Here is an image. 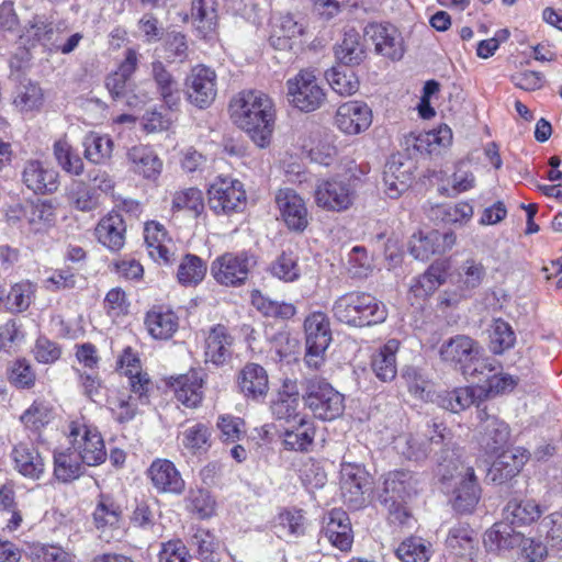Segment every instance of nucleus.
I'll return each instance as SVG.
<instances>
[{
	"instance_id": "nucleus-15",
	"label": "nucleus",
	"mask_w": 562,
	"mask_h": 562,
	"mask_svg": "<svg viewBox=\"0 0 562 562\" xmlns=\"http://www.w3.org/2000/svg\"><path fill=\"white\" fill-rule=\"evenodd\" d=\"M276 203L290 231L302 233L310 224V213L303 198L291 188L279 189Z\"/></svg>"
},
{
	"instance_id": "nucleus-11",
	"label": "nucleus",
	"mask_w": 562,
	"mask_h": 562,
	"mask_svg": "<svg viewBox=\"0 0 562 562\" xmlns=\"http://www.w3.org/2000/svg\"><path fill=\"white\" fill-rule=\"evenodd\" d=\"M187 100L199 109L209 108L217 94V76L214 69L196 65L184 79Z\"/></svg>"
},
{
	"instance_id": "nucleus-32",
	"label": "nucleus",
	"mask_w": 562,
	"mask_h": 562,
	"mask_svg": "<svg viewBox=\"0 0 562 562\" xmlns=\"http://www.w3.org/2000/svg\"><path fill=\"white\" fill-rule=\"evenodd\" d=\"M83 473V463L72 447L54 452V476L61 483H70Z\"/></svg>"
},
{
	"instance_id": "nucleus-53",
	"label": "nucleus",
	"mask_w": 562,
	"mask_h": 562,
	"mask_svg": "<svg viewBox=\"0 0 562 562\" xmlns=\"http://www.w3.org/2000/svg\"><path fill=\"white\" fill-rule=\"evenodd\" d=\"M473 530L468 526H457L449 531L447 546L460 557L471 558L475 547Z\"/></svg>"
},
{
	"instance_id": "nucleus-13",
	"label": "nucleus",
	"mask_w": 562,
	"mask_h": 562,
	"mask_svg": "<svg viewBox=\"0 0 562 562\" xmlns=\"http://www.w3.org/2000/svg\"><path fill=\"white\" fill-rule=\"evenodd\" d=\"M317 206L334 212L349 209L355 196V189L348 178H327L315 189Z\"/></svg>"
},
{
	"instance_id": "nucleus-35",
	"label": "nucleus",
	"mask_w": 562,
	"mask_h": 562,
	"mask_svg": "<svg viewBox=\"0 0 562 562\" xmlns=\"http://www.w3.org/2000/svg\"><path fill=\"white\" fill-rule=\"evenodd\" d=\"M336 58L345 66H358L367 57L360 34L355 30H347L341 43L336 47Z\"/></svg>"
},
{
	"instance_id": "nucleus-5",
	"label": "nucleus",
	"mask_w": 562,
	"mask_h": 562,
	"mask_svg": "<svg viewBox=\"0 0 562 562\" xmlns=\"http://www.w3.org/2000/svg\"><path fill=\"white\" fill-rule=\"evenodd\" d=\"M480 346L469 336L457 335L445 341L439 348L440 359L459 368L463 375L475 378L483 374L484 370L493 372L496 370L493 361L480 360Z\"/></svg>"
},
{
	"instance_id": "nucleus-30",
	"label": "nucleus",
	"mask_w": 562,
	"mask_h": 562,
	"mask_svg": "<svg viewBox=\"0 0 562 562\" xmlns=\"http://www.w3.org/2000/svg\"><path fill=\"white\" fill-rule=\"evenodd\" d=\"M145 243L148 254L154 260L164 263L171 262L173 256L169 247L171 240L164 225L155 221L147 223L145 226Z\"/></svg>"
},
{
	"instance_id": "nucleus-29",
	"label": "nucleus",
	"mask_w": 562,
	"mask_h": 562,
	"mask_svg": "<svg viewBox=\"0 0 562 562\" xmlns=\"http://www.w3.org/2000/svg\"><path fill=\"white\" fill-rule=\"evenodd\" d=\"M315 438V427L306 416L300 417L296 423L283 431V446L289 451H307Z\"/></svg>"
},
{
	"instance_id": "nucleus-18",
	"label": "nucleus",
	"mask_w": 562,
	"mask_h": 562,
	"mask_svg": "<svg viewBox=\"0 0 562 562\" xmlns=\"http://www.w3.org/2000/svg\"><path fill=\"white\" fill-rule=\"evenodd\" d=\"M364 38L374 45L378 54L400 59L404 54L402 38L391 24L370 23L364 27Z\"/></svg>"
},
{
	"instance_id": "nucleus-23",
	"label": "nucleus",
	"mask_w": 562,
	"mask_h": 562,
	"mask_svg": "<svg viewBox=\"0 0 562 562\" xmlns=\"http://www.w3.org/2000/svg\"><path fill=\"white\" fill-rule=\"evenodd\" d=\"M528 459L529 453L522 448L503 451L488 469L487 477L494 483L503 484L516 476Z\"/></svg>"
},
{
	"instance_id": "nucleus-8",
	"label": "nucleus",
	"mask_w": 562,
	"mask_h": 562,
	"mask_svg": "<svg viewBox=\"0 0 562 562\" xmlns=\"http://www.w3.org/2000/svg\"><path fill=\"white\" fill-rule=\"evenodd\" d=\"M255 266V257L246 251L225 252L212 261L210 271L218 284L238 288L246 284Z\"/></svg>"
},
{
	"instance_id": "nucleus-6",
	"label": "nucleus",
	"mask_w": 562,
	"mask_h": 562,
	"mask_svg": "<svg viewBox=\"0 0 562 562\" xmlns=\"http://www.w3.org/2000/svg\"><path fill=\"white\" fill-rule=\"evenodd\" d=\"M305 406L321 420H334L345 409L344 395L336 391L325 379L313 374L303 382Z\"/></svg>"
},
{
	"instance_id": "nucleus-22",
	"label": "nucleus",
	"mask_w": 562,
	"mask_h": 562,
	"mask_svg": "<svg viewBox=\"0 0 562 562\" xmlns=\"http://www.w3.org/2000/svg\"><path fill=\"white\" fill-rule=\"evenodd\" d=\"M150 77L156 92L169 110H177L181 101L179 82L167 66L160 60L150 64Z\"/></svg>"
},
{
	"instance_id": "nucleus-7",
	"label": "nucleus",
	"mask_w": 562,
	"mask_h": 562,
	"mask_svg": "<svg viewBox=\"0 0 562 562\" xmlns=\"http://www.w3.org/2000/svg\"><path fill=\"white\" fill-rule=\"evenodd\" d=\"M305 331V363L308 368L318 370L325 362V352L331 342L329 318L326 313L316 311L306 316Z\"/></svg>"
},
{
	"instance_id": "nucleus-63",
	"label": "nucleus",
	"mask_w": 562,
	"mask_h": 562,
	"mask_svg": "<svg viewBox=\"0 0 562 562\" xmlns=\"http://www.w3.org/2000/svg\"><path fill=\"white\" fill-rule=\"evenodd\" d=\"M297 395L280 394L271 404V413L278 420L294 424L301 417L297 413Z\"/></svg>"
},
{
	"instance_id": "nucleus-44",
	"label": "nucleus",
	"mask_w": 562,
	"mask_h": 562,
	"mask_svg": "<svg viewBox=\"0 0 562 562\" xmlns=\"http://www.w3.org/2000/svg\"><path fill=\"white\" fill-rule=\"evenodd\" d=\"M504 513L505 519L508 521L507 524H509L510 526L528 525L533 522L541 516L542 509L532 499H513L508 502Z\"/></svg>"
},
{
	"instance_id": "nucleus-3",
	"label": "nucleus",
	"mask_w": 562,
	"mask_h": 562,
	"mask_svg": "<svg viewBox=\"0 0 562 562\" xmlns=\"http://www.w3.org/2000/svg\"><path fill=\"white\" fill-rule=\"evenodd\" d=\"M333 316L351 327H369L383 323L387 317L385 304L374 295L351 291L338 296L331 307Z\"/></svg>"
},
{
	"instance_id": "nucleus-41",
	"label": "nucleus",
	"mask_w": 562,
	"mask_h": 562,
	"mask_svg": "<svg viewBox=\"0 0 562 562\" xmlns=\"http://www.w3.org/2000/svg\"><path fill=\"white\" fill-rule=\"evenodd\" d=\"M44 102L42 88L31 80L20 82L14 90L13 105L21 113L38 111Z\"/></svg>"
},
{
	"instance_id": "nucleus-62",
	"label": "nucleus",
	"mask_w": 562,
	"mask_h": 562,
	"mask_svg": "<svg viewBox=\"0 0 562 562\" xmlns=\"http://www.w3.org/2000/svg\"><path fill=\"white\" fill-rule=\"evenodd\" d=\"M432 212L436 218L446 224H463L473 216V207L467 202L456 205H437Z\"/></svg>"
},
{
	"instance_id": "nucleus-40",
	"label": "nucleus",
	"mask_w": 562,
	"mask_h": 562,
	"mask_svg": "<svg viewBox=\"0 0 562 562\" xmlns=\"http://www.w3.org/2000/svg\"><path fill=\"white\" fill-rule=\"evenodd\" d=\"M449 262L437 260L412 284L411 289L417 296H426L434 293L445 283Z\"/></svg>"
},
{
	"instance_id": "nucleus-28",
	"label": "nucleus",
	"mask_w": 562,
	"mask_h": 562,
	"mask_svg": "<svg viewBox=\"0 0 562 562\" xmlns=\"http://www.w3.org/2000/svg\"><path fill=\"white\" fill-rule=\"evenodd\" d=\"M145 326L155 339H169L178 329V317L170 310L154 306L146 313Z\"/></svg>"
},
{
	"instance_id": "nucleus-64",
	"label": "nucleus",
	"mask_w": 562,
	"mask_h": 562,
	"mask_svg": "<svg viewBox=\"0 0 562 562\" xmlns=\"http://www.w3.org/2000/svg\"><path fill=\"white\" fill-rule=\"evenodd\" d=\"M373 270L372 258L364 247L355 246L348 255V271L352 278L366 279Z\"/></svg>"
},
{
	"instance_id": "nucleus-46",
	"label": "nucleus",
	"mask_w": 562,
	"mask_h": 562,
	"mask_svg": "<svg viewBox=\"0 0 562 562\" xmlns=\"http://www.w3.org/2000/svg\"><path fill=\"white\" fill-rule=\"evenodd\" d=\"M122 506L109 495H100L93 512L94 525L98 529L119 527L122 519Z\"/></svg>"
},
{
	"instance_id": "nucleus-14",
	"label": "nucleus",
	"mask_w": 562,
	"mask_h": 562,
	"mask_svg": "<svg viewBox=\"0 0 562 562\" xmlns=\"http://www.w3.org/2000/svg\"><path fill=\"white\" fill-rule=\"evenodd\" d=\"M370 475L362 465L350 462H344L341 464V494L350 508L358 509L364 505V494L370 490Z\"/></svg>"
},
{
	"instance_id": "nucleus-25",
	"label": "nucleus",
	"mask_w": 562,
	"mask_h": 562,
	"mask_svg": "<svg viewBox=\"0 0 562 562\" xmlns=\"http://www.w3.org/2000/svg\"><path fill=\"white\" fill-rule=\"evenodd\" d=\"M237 386L247 398H263L269 390V379L266 369L252 362L245 364L237 374Z\"/></svg>"
},
{
	"instance_id": "nucleus-17",
	"label": "nucleus",
	"mask_w": 562,
	"mask_h": 562,
	"mask_svg": "<svg viewBox=\"0 0 562 562\" xmlns=\"http://www.w3.org/2000/svg\"><path fill=\"white\" fill-rule=\"evenodd\" d=\"M335 123L342 133L357 135L370 127L372 111L363 101H348L338 106Z\"/></svg>"
},
{
	"instance_id": "nucleus-37",
	"label": "nucleus",
	"mask_w": 562,
	"mask_h": 562,
	"mask_svg": "<svg viewBox=\"0 0 562 562\" xmlns=\"http://www.w3.org/2000/svg\"><path fill=\"white\" fill-rule=\"evenodd\" d=\"M132 169L143 176L159 175L162 171V160L155 150L146 145L133 146L127 153Z\"/></svg>"
},
{
	"instance_id": "nucleus-42",
	"label": "nucleus",
	"mask_w": 562,
	"mask_h": 562,
	"mask_svg": "<svg viewBox=\"0 0 562 562\" xmlns=\"http://www.w3.org/2000/svg\"><path fill=\"white\" fill-rule=\"evenodd\" d=\"M475 394L472 387H457L441 391L434 395L431 402L452 413H460L474 404Z\"/></svg>"
},
{
	"instance_id": "nucleus-26",
	"label": "nucleus",
	"mask_w": 562,
	"mask_h": 562,
	"mask_svg": "<svg viewBox=\"0 0 562 562\" xmlns=\"http://www.w3.org/2000/svg\"><path fill=\"white\" fill-rule=\"evenodd\" d=\"M126 224L120 213L111 212L98 223V241L109 250L120 251L125 245Z\"/></svg>"
},
{
	"instance_id": "nucleus-12",
	"label": "nucleus",
	"mask_w": 562,
	"mask_h": 562,
	"mask_svg": "<svg viewBox=\"0 0 562 562\" xmlns=\"http://www.w3.org/2000/svg\"><path fill=\"white\" fill-rule=\"evenodd\" d=\"M286 85L291 103L303 112L319 109L326 100V93L313 71L302 70Z\"/></svg>"
},
{
	"instance_id": "nucleus-34",
	"label": "nucleus",
	"mask_w": 562,
	"mask_h": 562,
	"mask_svg": "<svg viewBox=\"0 0 562 562\" xmlns=\"http://www.w3.org/2000/svg\"><path fill=\"white\" fill-rule=\"evenodd\" d=\"M398 346L400 342L396 339H390L372 356V371L382 382L392 381L396 376V351Z\"/></svg>"
},
{
	"instance_id": "nucleus-61",
	"label": "nucleus",
	"mask_w": 562,
	"mask_h": 562,
	"mask_svg": "<svg viewBox=\"0 0 562 562\" xmlns=\"http://www.w3.org/2000/svg\"><path fill=\"white\" fill-rule=\"evenodd\" d=\"M54 156L64 171L75 173L76 176L81 173L83 167L82 160L78 155L74 154L66 137L54 143Z\"/></svg>"
},
{
	"instance_id": "nucleus-4",
	"label": "nucleus",
	"mask_w": 562,
	"mask_h": 562,
	"mask_svg": "<svg viewBox=\"0 0 562 562\" xmlns=\"http://www.w3.org/2000/svg\"><path fill=\"white\" fill-rule=\"evenodd\" d=\"M441 482L449 491L452 488V506L461 513H472L481 498V487L472 467H464L459 454L449 460V463L440 470Z\"/></svg>"
},
{
	"instance_id": "nucleus-45",
	"label": "nucleus",
	"mask_w": 562,
	"mask_h": 562,
	"mask_svg": "<svg viewBox=\"0 0 562 562\" xmlns=\"http://www.w3.org/2000/svg\"><path fill=\"white\" fill-rule=\"evenodd\" d=\"M207 266L199 256L186 255L177 271V280L183 286H196L205 278Z\"/></svg>"
},
{
	"instance_id": "nucleus-9",
	"label": "nucleus",
	"mask_w": 562,
	"mask_h": 562,
	"mask_svg": "<svg viewBox=\"0 0 562 562\" xmlns=\"http://www.w3.org/2000/svg\"><path fill=\"white\" fill-rule=\"evenodd\" d=\"M68 438L83 464L95 467L106 460L105 445L97 428L72 420L68 425Z\"/></svg>"
},
{
	"instance_id": "nucleus-58",
	"label": "nucleus",
	"mask_w": 562,
	"mask_h": 562,
	"mask_svg": "<svg viewBox=\"0 0 562 562\" xmlns=\"http://www.w3.org/2000/svg\"><path fill=\"white\" fill-rule=\"evenodd\" d=\"M85 156L88 160L100 164L112 154L113 142L109 136L90 133L85 138Z\"/></svg>"
},
{
	"instance_id": "nucleus-38",
	"label": "nucleus",
	"mask_w": 562,
	"mask_h": 562,
	"mask_svg": "<svg viewBox=\"0 0 562 562\" xmlns=\"http://www.w3.org/2000/svg\"><path fill=\"white\" fill-rule=\"evenodd\" d=\"M521 541L520 532L507 522H496L484 533L483 542L491 552L515 549Z\"/></svg>"
},
{
	"instance_id": "nucleus-49",
	"label": "nucleus",
	"mask_w": 562,
	"mask_h": 562,
	"mask_svg": "<svg viewBox=\"0 0 562 562\" xmlns=\"http://www.w3.org/2000/svg\"><path fill=\"white\" fill-rule=\"evenodd\" d=\"M31 229L38 233L48 229L56 222L55 209L46 202L32 203L24 212Z\"/></svg>"
},
{
	"instance_id": "nucleus-27",
	"label": "nucleus",
	"mask_w": 562,
	"mask_h": 562,
	"mask_svg": "<svg viewBox=\"0 0 562 562\" xmlns=\"http://www.w3.org/2000/svg\"><path fill=\"white\" fill-rule=\"evenodd\" d=\"M324 537L336 548L347 551L351 548L352 535L347 514L340 509H334L323 527Z\"/></svg>"
},
{
	"instance_id": "nucleus-48",
	"label": "nucleus",
	"mask_w": 562,
	"mask_h": 562,
	"mask_svg": "<svg viewBox=\"0 0 562 562\" xmlns=\"http://www.w3.org/2000/svg\"><path fill=\"white\" fill-rule=\"evenodd\" d=\"M211 436L209 425L195 423L182 431V445L194 454L204 453L211 447Z\"/></svg>"
},
{
	"instance_id": "nucleus-55",
	"label": "nucleus",
	"mask_w": 562,
	"mask_h": 562,
	"mask_svg": "<svg viewBox=\"0 0 562 562\" xmlns=\"http://www.w3.org/2000/svg\"><path fill=\"white\" fill-rule=\"evenodd\" d=\"M414 148L418 151L431 154L437 146H448L452 140V132L447 125L440 126L438 130L419 133L414 137Z\"/></svg>"
},
{
	"instance_id": "nucleus-1",
	"label": "nucleus",
	"mask_w": 562,
	"mask_h": 562,
	"mask_svg": "<svg viewBox=\"0 0 562 562\" xmlns=\"http://www.w3.org/2000/svg\"><path fill=\"white\" fill-rule=\"evenodd\" d=\"M231 117L259 147H267L276 125L273 100L262 91L245 90L229 103Z\"/></svg>"
},
{
	"instance_id": "nucleus-19",
	"label": "nucleus",
	"mask_w": 562,
	"mask_h": 562,
	"mask_svg": "<svg viewBox=\"0 0 562 562\" xmlns=\"http://www.w3.org/2000/svg\"><path fill=\"white\" fill-rule=\"evenodd\" d=\"M169 385L176 398L186 407L196 408L204 397V379L201 372L191 370L186 374L170 376Z\"/></svg>"
},
{
	"instance_id": "nucleus-47",
	"label": "nucleus",
	"mask_w": 562,
	"mask_h": 562,
	"mask_svg": "<svg viewBox=\"0 0 562 562\" xmlns=\"http://www.w3.org/2000/svg\"><path fill=\"white\" fill-rule=\"evenodd\" d=\"M68 198L76 209L87 212L95 209L99 204V192L94 186L79 179L72 180Z\"/></svg>"
},
{
	"instance_id": "nucleus-36",
	"label": "nucleus",
	"mask_w": 562,
	"mask_h": 562,
	"mask_svg": "<svg viewBox=\"0 0 562 562\" xmlns=\"http://www.w3.org/2000/svg\"><path fill=\"white\" fill-rule=\"evenodd\" d=\"M302 33V25L292 15L285 14L273 24L269 42L276 49L288 50L292 48L293 40Z\"/></svg>"
},
{
	"instance_id": "nucleus-43",
	"label": "nucleus",
	"mask_w": 562,
	"mask_h": 562,
	"mask_svg": "<svg viewBox=\"0 0 562 562\" xmlns=\"http://www.w3.org/2000/svg\"><path fill=\"white\" fill-rule=\"evenodd\" d=\"M485 278V266L474 258H469L458 269V289L463 294H470L482 285Z\"/></svg>"
},
{
	"instance_id": "nucleus-24",
	"label": "nucleus",
	"mask_w": 562,
	"mask_h": 562,
	"mask_svg": "<svg viewBox=\"0 0 562 562\" xmlns=\"http://www.w3.org/2000/svg\"><path fill=\"white\" fill-rule=\"evenodd\" d=\"M14 469L24 477L40 480L45 473V462L31 441H21L13 447Z\"/></svg>"
},
{
	"instance_id": "nucleus-16",
	"label": "nucleus",
	"mask_w": 562,
	"mask_h": 562,
	"mask_svg": "<svg viewBox=\"0 0 562 562\" xmlns=\"http://www.w3.org/2000/svg\"><path fill=\"white\" fill-rule=\"evenodd\" d=\"M235 337L228 327L223 324L212 326L204 341L205 362H210L215 367L227 364L233 357V347Z\"/></svg>"
},
{
	"instance_id": "nucleus-56",
	"label": "nucleus",
	"mask_w": 562,
	"mask_h": 562,
	"mask_svg": "<svg viewBox=\"0 0 562 562\" xmlns=\"http://www.w3.org/2000/svg\"><path fill=\"white\" fill-rule=\"evenodd\" d=\"M192 543L198 548V554L203 562L221 560V543L210 531L199 529L193 536Z\"/></svg>"
},
{
	"instance_id": "nucleus-57",
	"label": "nucleus",
	"mask_w": 562,
	"mask_h": 562,
	"mask_svg": "<svg viewBox=\"0 0 562 562\" xmlns=\"http://www.w3.org/2000/svg\"><path fill=\"white\" fill-rule=\"evenodd\" d=\"M270 273L284 282H293L300 278L297 258L292 252L283 251L269 267Z\"/></svg>"
},
{
	"instance_id": "nucleus-59",
	"label": "nucleus",
	"mask_w": 562,
	"mask_h": 562,
	"mask_svg": "<svg viewBox=\"0 0 562 562\" xmlns=\"http://www.w3.org/2000/svg\"><path fill=\"white\" fill-rule=\"evenodd\" d=\"M331 89L340 95H351L359 89V80L351 70L331 68L326 72Z\"/></svg>"
},
{
	"instance_id": "nucleus-52",
	"label": "nucleus",
	"mask_w": 562,
	"mask_h": 562,
	"mask_svg": "<svg viewBox=\"0 0 562 562\" xmlns=\"http://www.w3.org/2000/svg\"><path fill=\"white\" fill-rule=\"evenodd\" d=\"M171 210L173 212L186 211L191 216L198 217L204 210L202 192L195 188L175 192Z\"/></svg>"
},
{
	"instance_id": "nucleus-31",
	"label": "nucleus",
	"mask_w": 562,
	"mask_h": 562,
	"mask_svg": "<svg viewBox=\"0 0 562 562\" xmlns=\"http://www.w3.org/2000/svg\"><path fill=\"white\" fill-rule=\"evenodd\" d=\"M191 18L196 31L206 38L215 33L218 25L216 0H192Z\"/></svg>"
},
{
	"instance_id": "nucleus-10",
	"label": "nucleus",
	"mask_w": 562,
	"mask_h": 562,
	"mask_svg": "<svg viewBox=\"0 0 562 562\" xmlns=\"http://www.w3.org/2000/svg\"><path fill=\"white\" fill-rule=\"evenodd\" d=\"M209 205L216 215H231L243 212L247 205L244 183L236 178H218L211 184Z\"/></svg>"
},
{
	"instance_id": "nucleus-2",
	"label": "nucleus",
	"mask_w": 562,
	"mask_h": 562,
	"mask_svg": "<svg viewBox=\"0 0 562 562\" xmlns=\"http://www.w3.org/2000/svg\"><path fill=\"white\" fill-rule=\"evenodd\" d=\"M430 429L424 435H406L397 440L396 448L407 460L422 462L430 453H434L440 470L443 469L451 458L458 453L449 437V431L442 424L432 423Z\"/></svg>"
},
{
	"instance_id": "nucleus-50",
	"label": "nucleus",
	"mask_w": 562,
	"mask_h": 562,
	"mask_svg": "<svg viewBox=\"0 0 562 562\" xmlns=\"http://www.w3.org/2000/svg\"><path fill=\"white\" fill-rule=\"evenodd\" d=\"M430 543L418 537L405 539L395 554L402 562H427L430 558Z\"/></svg>"
},
{
	"instance_id": "nucleus-54",
	"label": "nucleus",
	"mask_w": 562,
	"mask_h": 562,
	"mask_svg": "<svg viewBox=\"0 0 562 562\" xmlns=\"http://www.w3.org/2000/svg\"><path fill=\"white\" fill-rule=\"evenodd\" d=\"M516 341V335L512 328V326L501 319L497 318L493 322L491 326L490 334V348L495 355H501L505 350H508L514 346Z\"/></svg>"
},
{
	"instance_id": "nucleus-51",
	"label": "nucleus",
	"mask_w": 562,
	"mask_h": 562,
	"mask_svg": "<svg viewBox=\"0 0 562 562\" xmlns=\"http://www.w3.org/2000/svg\"><path fill=\"white\" fill-rule=\"evenodd\" d=\"M63 29L64 27L60 25L47 22L41 16H34L33 20L30 21L27 34L52 52Z\"/></svg>"
},
{
	"instance_id": "nucleus-20",
	"label": "nucleus",
	"mask_w": 562,
	"mask_h": 562,
	"mask_svg": "<svg viewBox=\"0 0 562 562\" xmlns=\"http://www.w3.org/2000/svg\"><path fill=\"white\" fill-rule=\"evenodd\" d=\"M418 476L408 470L389 472L383 482L380 502L407 501L417 492Z\"/></svg>"
},
{
	"instance_id": "nucleus-39",
	"label": "nucleus",
	"mask_w": 562,
	"mask_h": 562,
	"mask_svg": "<svg viewBox=\"0 0 562 562\" xmlns=\"http://www.w3.org/2000/svg\"><path fill=\"white\" fill-rule=\"evenodd\" d=\"M510 436L508 425L499 419H486L484 428L480 429V443L490 453H496L503 449Z\"/></svg>"
},
{
	"instance_id": "nucleus-33",
	"label": "nucleus",
	"mask_w": 562,
	"mask_h": 562,
	"mask_svg": "<svg viewBox=\"0 0 562 562\" xmlns=\"http://www.w3.org/2000/svg\"><path fill=\"white\" fill-rule=\"evenodd\" d=\"M120 363L122 368H131L126 371V374L130 375L131 391L137 396L139 403L146 404L148 402V392L150 391L153 383L147 373L137 371L139 359L132 352L131 348H127L121 356Z\"/></svg>"
},
{
	"instance_id": "nucleus-60",
	"label": "nucleus",
	"mask_w": 562,
	"mask_h": 562,
	"mask_svg": "<svg viewBox=\"0 0 562 562\" xmlns=\"http://www.w3.org/2000/svg\"><path fill=\"white\" fill-rule=\"evenodd\" d=\"M35 286L31 282H20L11 286L7 294V306L11 312L26 311L34 300Z\"/></svg>"
},
{
	"instance_id": "nucleus-21",
	"label": "nucleus",
	"mask_w": 562,
	"mask_h": 562,
	"mask_svg": "<svg viewBox=\"0 0 562 562\" xmlns=\"http://www.w3.org/2000/svg\"><path fill=\"white\" fill-rule=\"evenodd\" d=\"M153 486L159 493L181 494L186 484L175 464L167 459H156L147 470Z\"/></svg>"
}]
</instances>
